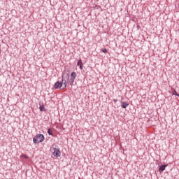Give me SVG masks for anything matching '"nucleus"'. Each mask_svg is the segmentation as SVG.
<instances>
[{
    "label": "nucleus",
    "mask_w": 179,
    "mask_h": 179,
    "mask_svg": "<svg viewBox=\"0 0 179 179\" xmlns=\"http://www.w3.org/2000/svg\"><path fill=\"white\" fill-rule=\"evenodd\" d=\"M70 75L69 73H63L62 74V80L61 82V87L66 89L68 85V80H69Z\"/></svg>",
    "instance_id": "obj_1"
},
{
    "label": "nucleus",
    "mask_w": 179,
    "mask_h": 179,
    "mask_svg": "<svg viewBox=\"0 0 179 179\" xmlns=\"http://www.w3.org/2000/svg\"><path fill=\"white\" fill-rule=\"evenodd\" d=\"M45 141V137L43 134H38L33 138V142L34 143H40Z\"/></svg>",
    "instance_id": "obj_2"
},
{
    "label": "nucleus",
    "mask_w": 179,
    "mask_h": 179,
    "mask_svg": "<svg viewBox=\"0 0 179 179\" xmlns=\"http://www.w3.org/2000/svg\"><path fill=\"white\" fill-rule=\"evenodd\" d=\"M76 77H77V73H76V72L73 71V72L71 73L70 78H69V85H70L71 86H73V85Z\"/></svg>",
    "instance_id": "obj_3"
},
{
    "label": "nucleus",
    "mask_w": 179,
    "mask_h": 179,
    "mask_svg": "<svg viewBox=\"0 0 179 179\" xmlns=\"http://www.w3.org/2000/svg\"><path fill=\"white\" fill-rule=\"evenodd\" d=\"M52 152L53 156L57 158L59 157L62 155L61 151H59V150H58V148H52Z\"/></svg>",
    "instance_id": "obj_4"
},
{
    "label": "nucleus",
    "mask_w": 179,
    "mask_h": 179,
    "mask_svg": "<svg viewBox=\"0 0 179 179\" xmlns=\"http://www.w3.org/2000/svg\"><path fill=\"white\" fill-rule=\"evenodd\" d=\"M54 88H55V90H57V89L64 90V88H62V83H61V82H59V81H57V82H56V83H55V85H54Z\"/></svg>",
    "instance_id": "obj_5"
},
{
    "label": "nucleus",
    "mask_w": 179,
    "mask_h": 179,
    "mask_svg": "<svg viewBox=\"0 0 179 179\" xmlns=\"http://www.w3.org/2000/svg\"><path fill=\"white\" fill-rule=\"evenodd\" d=\"M129 106V103H127L124 101L121 102V106L122 108H127Z\"/></svg>",
    "instance_id": "obj_6"
},
{
    "label": "nucleus",
    "mask_w": 179,
    "mask_h": 179,
    "mask_svg": "<svg viewBox=\"0 0 179 179\" xmlns=\"http://www.w3.org/2000/svg\"><path fill=\"white\" fill-rule=\"evenodd\" d=\"M77 66H80V69L81 70L83 69V62H82L81 59H79V60L78 61Z\"/></svg>",
    "instance_id": "obj_7"
},
{
    "label": "nucleus",
    "mask_w": 179,
    "mask_h": 179,
    "mask_svg": "<svg viewBox=\"0 0 179 179\" xmlns=\"http://www.w3.org/2000/svg\"><path fill=\"white\" fill-rule=\"evenodd\" d=\"M167 166V165H161V166H159V171L160 173L163 172L165 170V168Z\"/></svg>",
    "instance_id": "obj_8"
},
{
    "label": "nucleus",
    "mask_w": 179,
    "mask_h": 179,
    "mask_svg": "<svg viewBox=\"0 0 179 179\" xmlns=\"http://www.w3.org/2000/svg\"><path fill=\"white\" fill-rule=\"evenodd\" d=\"M40 111H45V108L44 106H41L39 107Z\"/></svg>",
    "instance_id": "obj_9"
},
{
    "label": "nucleus",
    "mask_w": 179,
    "mask_h": 179,
    "mask_svg": "<svg viewBox=\"0 0 179 179\" xmlns=\"http://www.w3.org/2000/svg\"><path fill=\"white\" fill-rule=\"evenodd\" d=\"M20 157L28 159L29 157H27V155H25V154H22Z\"/></svg>",
    "instance_id": "obj_10"
},
{
    "label": "nucleus",
    "mask_w": 179,
    "mask_h": 179,
    "mask_svg": "<svg viewBox=\"0 0 179 179\" xmlns=\"http://www.w3.org/2000/svg\"><path fill=\"white\" fill-rule=\"evenodd\" d=\"M102 52L105 53V54H107L108 52V51L107 50V48H104V49L102 50Z\"/></svg>",
    "instance_id": "obj_11"
},
{
    "label": "nucleus",
    "mask_w": 179,
    "mask_h": 179,
    "mask_svg": "<svg viewBox=\"0 0 179 179\" xmlns=\"http://www.w3.org/2000/svg\"><path fill=\"white\" fill-rule=\"evenodd\" d=\"M173 95L179 96V94H178V92L176 90H174Z\"/></svg>",
    "instance_id": "obj_12"
},
{
    "label": "nucleus",
    "mask_w": 179,
    "mask_h": 179,
    "mask_svg": "<svg viewBox=\"0 0 179 179\" xmlns=\"http://www.w3.org/2000/svg\"><path fill=\"white\" fill-rule=\"evenodd\" d=\"M48 133L49 135H52V134L50 131V129H48Z\"/></svg>",
    "instance_id": "obj_13"
},
{
    "label": "nucleus",
    "mask_w": 179,
    "mask_h": 179,
    "mask_svg": "<svg viewBox=\"0 0 179 179\" xmlns=\"http://www.w3.org/2000/svg\"><path fill=\"white\" fill-rule=\"evenodd\" d=\"M117 101H118V99H113V102L114 103H117Z\"/></svg>",
    "instance_id": "obj_14"
}]
</instances>
